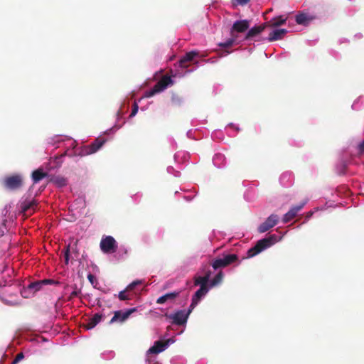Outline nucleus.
I'll return each instance as SVG.
<instances>
[{"instance_id":"obj_7","label":"nucleus","mask_w":364,"mask_h":364,"mask_svg":"<svg viewBox=\"0 0 364 364\" xmlns=\"http://www.w3.org/2000/svg\"><path fill=\"white\" fill-rule=\"evenodd\" d=\"M4 186L9 190H16L22 186L23 177L20 174H16L6 177L4 179Z\"/></svg>"},{"instance_id":"obj_49","label":"nucleus","mask_w":364,"mask_h":364,"mask_svg":"<svg viewBox=\"0 0 364 364\" xmlns=\"http://www.w3.org/2000/svg\"><path fill=\"white\" fill-rule=\"evenodd\" d=\"M191 71H192V70H186V73H191Z\"/></svg>"},{"instance_id":"obj_37","label":"nucleus","mask_w":364,"mask_h":364,"mask_svg":"<svg viewBox=\"0 0 364 364\" xmlns=\"http://www.w3.org/2000/svg\"><path fill=\"white\" fill-rule=\"evenodd\" d=\"M232 128L233 129H235L236 132H238V131H239V129H240L237 125H235V124H230L228 126V127H227V130H228V132H229V129H232Z\"/></svg>"},{"instance_id":"obj_29","label":"nucleus","mask_w":364,"mask_h":364,"mask_svg":"<svg viewBox=\"0 0 364 364\" xmlns=\"http://www.w3.org/2000/svg\"><path fill=\"white\" fill-rule=\"evenodd\" d=\"M144 283V280L142 279H136L130 283L126 288V290L132 291L138 285L142 284Z\"/></svg>"},{"instance_id":"obj_48","label":"nucleus","mask_w":364,"mask_h":364,"mask_svg":"<svg viewBox=\"0 0 364 364\" xmlns=\"http://www.w3.org/2000/svg\"><path fill=\"white\" fill-rule=\"evenodd\" d=\"M32 207H33V203H32V204H31L29 206H26V207H25V210H26V209H29V208H32Z\"/></svg>"},{"instance_id":"obj_23","label":"nucleus","mask_w":364,"mask_h":364,"mask_svg":"<svg viewBox=\"0 0 364 364\" xmlns=\"http://www.w3.org/2000/svg\"><path fill=\"white\" fill-rule=\"evenodd\" d=\"M50 181L58 188H63L67 185V179L62 176L53 177Z\"/></svg>"},{"instance_id":"obj_3","label":"nucleus","mask_w":364,"mask_h":364,"mask_svg":"<svg viewBox=\"0 0 364 364\" xmlns=\"http://www.w3.org/2000/svg\"><path fill=\"white\" fill-rule=\"evenodd\" d=\"M285 235V233L282 234L280 236H278L275 234L270 235L269 236L263 238L262 240H259L257 244L255 245L254 247L250 249L247 252V257L250 258L252 257L263 250H266L267 248L272 246L277 242H279L282 240L283 236Z\"/></svg>"},{"instance_id":"obj_4","label":"nucleus","mask_w":364,"mask_h":364,"mask_svg":"<svg viewBox=\"0 0 364 364\" xmlns=\"http://www.w3.org/2000/svg\"><path fill=\"white\" fill-rule=\"evenodd\" d=\"M193 310V309H191V307L189 306L188 310H178L173 314H166L165 316L171 319L173 323L183 326L186 324L189 315Z\"/></svg>"},{"instance_id":"obj_44","label":"nucleus","mask_w":364,"mask_h":364,"mask_svg":"<svg viewBox=\"0 0 364 364\" xmlns=\"http://www.w3.org/2000/svg\"><path fill=\"white\" fill-rule=\"evenodd\" d=\"M360 100V99H358L357 101L354 102V103L352 105V108L355 109H358V101Z\"/></svg>"},{"instance_id":"obj_34","label":"nucleus","mask_w":364,"mask_h":364,"mask_svg":"<svg viewBox=\"0 0 364 364\" xmlns=\"http://www.w3.org/2000/svg\"><path fill=\"white\" fill-rule=\"evenodd\" d=\"M24 358V355L22 353H18L15 359L12 361L11 364H17L18 362H20L23 358Z\"/></svg>"},{"instance_id":"obj_33","label":"nucleus","mask_w":364,"mask_h":364,"mask_svg":"<svg viewBox=\"0 0 364 364\" xmlns=\"http://www.w3.org/2000/svg\"><path fill=\"white\" fill-rule=\"evenodd\" d=\"M138 110H139V107H138L137 103L135 102L133 105V108H132V112L129 115V117H134L137 114Z\"/></svg>"},{"instance_id":"obj_46","label":"nucleus","mask_w":364,"mask_h":364,"mask_svg":"<svg viewBox=\"0 0 364 364\" xmlns=\"http://www.w3.org/2000/svg\"><path fill=\"white\" fill-rule=\"evenodd\" d=\"M77 294H78V291H76V290H75V291H73L71 293L70 296H71V297L76 296L77 295Z\"/></svg>"},{"instance_id":"obj_39","label":"nucleus","mask_w":364,"mask_h":364,"mask_svg":"<svg viewBox=\"0 0 364 364\" xmlns=\"http://www.w3.org/2000/svg\"><path fill=\"white\" fill-rule=\"evenodd\" d=\"M240 5H245L249 2L250 0H235Z\"/></svg>"},{"instance_id":"obj_16","label":"nucleus","mask_w":364,"mask_h":364,"mask_svg":"<svg viewBox=\"0 0 364 364\" xmlns=\"http://www.w3.org/2000/svg\"><path fill=\"white\" fill-rule=\"evenodd\" d=\"M213 163L215 167L222 168L227 164L226 157L221 153H216L213 157Z\"/></svg>"},{"instance_id":"obj_24","label":"nucleus","mask_w":364,"mask_h":364,"mask_svg":"<svg viewBox=\"0 0 364 364\" xmlns=\"http://www.w3.org/2000/svg\"><path fill=\"white\" fill-rule=\"evenodd\" d=\"M75 254V252L74 251L73 247H72L70 245H68L64 253V259L65 264H68L69 263V260L70 258L74 259L73 255Z\"/></svg>"},{"instance_id":"obj_12","label":"nucleus","mask_w":364,"mask_h":364,"mask_svg":"<svg viewBox=\"0 0 364 364\" xmlns=\"http://www.w3.org/2000/svg\"><path fill=\"white\" fill-rule=\"evenodd\" d=\"M264 28H265L264 25L255 26L252 27L250 29L248 28L243 39H245V40L252 39L254 37L260 34L264 30Z\"/></svg>"},{"instance_id":"obj_6","label":"nucleus","mask_w":364,"mask_h":364,"mask_svg":"<svg viewBox=\"0 0 364 364\" xmlns=\"http://www.w3.org/2000/svg\"><path fill=\"white\" fill-rule=\"evenodd\" d=\"M117 248V244L112 236L103 237L100 241V249L105 254L114 253Z\"/></svg>"},{"instance_id":"obj_14","label":"nucleus","mask_w":364,"mask_h":364,"mask_svg":"<svg viewBox=\"0 0 364 364\" xmlns=\"http://www.w3.org/2000/svg\"><path fill=\"white\" fill-rule=\"evenodd\" d=\"M314 18L315 16L313 15L301 13L296 16L295 21L299 25L306 26Z\"/></svg>"},{"instance_id":"obj_11","label":"nucleus","mask_w":364,"mask_h":364,"mask_svg":"<svg viewBox=\"0 0 364 364\" xmlns=\"http://www.w3.org/2000/svg\"><path fill=\"white\" fill-rule=\"evenodd\" d=\"M306 203V201H304L301 203L299 205L291 207V209L286 214L284 215L282 218L283 223H287L291 221L294 217L296 216L298 213L304 208Z\"/></svg>"},{"instance_id":"obj_19","label":"nucleus","mask_w":364,"mask_h":364,"mask_svg":"<svg viewBox=\"0 0 364 364\" xmlns=\"http://www.w3.org/2000/svg\"><path fill=\"white\" fill-rule=\"evenodd\" d=\"M102 315L100 314H95L92 317L90 318L87 322L85 324V327L87 330H90L95 328L102 321Z\"/></svg>"},{"instance_id":"obj_22","label":"nucleus","mask_w":364,"mask_h":364,"mask_svg":"<svg viewBox=\"0 0 364 364\" xmlns=\"http://www.w3.org/2000/svg\"><path fill=\"white\" fill-rule=\"evenodd\" d=\"M178 295L177 292L167 293L157 299V304H162L168 300H173Z\"/></svg>"},{"instance_id":"obj_47","label":"nucleus","mask_w":364,"mask_h":364,"mask_svg":"<svg viewBox=\"0 0 364 364\" xmlns=\"http://www.w3.org/2000/svg\"><path fill=\"white\" fill-rule=\"evenodd\" d=\"M230 53V52L228 51H224L221 54H220V56H226L227 55H228Z\"/></svg>"},{"instance_id":"obj_42","label":"nucleus","mask_w":364,"mask_h":364,"mask_svg":"<svg viewBox=\"0 0 364 364\" xmlns=\"http://www.w3.org/2000/svg\"><path fill=\"white\" fill-rule=\"evenodd\" d=\"M183 75H184V74H182L179 71L177 70V71H176L175 74L173 76L181 77H183Z\"/></svg>"},{"instance_id":"obj_28","label":"nucleus","mask_w":364,"mask_h":364,"mask_svg":"<svg viewBox=\"0 0 364 364\" xmlns=\"http://www.w3.org/2000/svg\"><path fill=\"white\" fill-rule=\"evenodd\" d=\"M211 265L215 270H218L220 268L227 267L221 257L216 258L215 260H213Z\"/></svg>"},{"instance_id":"obj_5","label":"nucleus","mask_w":364,"mask_h":364,"mask_svg":"<svg viewBox=\"0 0 364 364\" xmlns=\"http://www.w3.org/2000/svg\"><path fill=\"white\" fill-rule=\"evenodd\" d=\"M173 84V81L171 77L164 76L154 85V87L151 90L146 91L145 92L144 97H151L155 94L164 91L168 86L172 85Z\"/></svg>"},{"instance_id":"obj_35","label":"nucleus","mask_w":364,"mask_h":364,"mask_svg":"<svg viewBox=\"0 0 364 364\" xmlns=\"http://www.w3.org/2000/svg\"><path fill=\"white\" fill-rule=\"evenodd\" d=\"M167 171L168 173L173 174L175 176L178 177L180 176L179 171H175L174 168L172 166H168L167 168Z\"/></svg>"},{"instance_id":"obj_9","label":"nucleus","mask_w":364,"mask_h":364,"mask_svg":"<svg viewBox=\"0 0 364 364\" xmlns=\"http://www.w3.org/2000/svg\"><path fill=\"white\" fill-rule=\"evenodd\" d=\"M278 221L279 216L275 214H272L258 227V231L261 233L265 232L270 228L274 227Z\"/></svg>"},{"instance_id":"obj_8","label":"nucleus","mask_w":364,"mask_h":364,"mask_svg":"<svg viewBox=\"0 0 364 364\" xmlns=\"http://www.w3.org/2000/svg\"><path fill=\"white\" fill-rule=\"evenodd\" d=\"M106 140L105 139H97L92 144L88 146H85L81 148L79 155L87 156L97 152L105 143Z\"/></svg>"},{"instance_id":"obj_10","label":"nucleus","mask_w":364,"mask_h":364,"mask_svg":"<svg viewBox=\"0 0 364 364\" xmlns=\"http://www.w3.org/2000/svg\"><path fill=\"white\" fill-rule=\"evenodd\" d=\"M136 311V308H131L126 309L125 311H117L114 312V316L111 318L110 323H114L117 321L123 322L127 320L129 316Z\"/></svg>"},{"instance_id":"obj_13","label":"nucleus","mask_w":364,"mask_h":364,"mask_svg":"<svg viewBox=\"0 0 364 364\" xmlns=\"http://www.w3.org/2000/svg\"><path fill=\"white\" fill-rule=\"evenodd\" d=\"M198 53L196 51H191L187 53L185 55H183L178 63V66L181 68H188V63L192 61L194 58L198 56Z\"/></svg>"},{"instance_id":"obj_1","label":"nucleus","mask_w":364,"mask_h":364,"mask_svg":"<svg viewBox=\"0 0 364 364\" xmlns=\"http://www.w3.org/2000/svg\"><path fill=\"white\" fill-rule=\"evenodd\" d=\"M210 271H208L204 276H198L195 278V284L200 285V287L192 298V302L190 305L191 309H194L201 298L208 292L210 289L222 283L224 274L221 270H220L211 280H210Z\"/></svg>"},{"instance_id":"obj_27","label":"nucleus","mask_w":364,"mask_h":364,"mask_svg":"<svg viewBox=\"0 0 364 364\" xmlns=\"http://www.w3.org/2000/svg\"><path fill=\"white\" fill-rule=\"evenodd\" d=\"M188 159V155L187 153L183 151H179L175 154L174 159L178 163H182L187 161Z\"/></svg>"},{"instance_id":"obj_40","label":"nucleus","mask_w":364,"mask_h":364,"mask_svg":"<svg viewBox=\"0 0 364 364\" xmlns=\"http://www.w3.org/2000/svg\"><path fill=\"white\" fill-rule=\"evenodd\" d=\"M358 150L360 153L364 152V141L358 145Z\"/></svg>"},{"instance_id":"obj_36","label":"nucleus","mask_w":364,"mask_h":364,"mask_svg":"<svg viewBox=\"0 0 364 364\" xmlns=\"http://www.w3.org/2000/svg\"><path fill=\"white\" fill-rule=\"evenodd\" d=\"M4 302L9 305H16L19 304L18 301L16 299H5Z\"/></svg>"},{"instance_id":"obj_17","label":"nucleus","mask_w":364,"mask_h":364,"mask_svg":"<svg viewBox=\"0 0 364 364\" xmlns=\"http://www.w3.org/2000/svg\"><path fill=\"white\" fill-rule=\"evenodd\" d=\"M287 30L284 28H277L273 30L269 35L268 41H274L281 39L286 33Z\"/></svg>"},{"instance_id":"obj_43","label":"nucleus","mask_w":364,"mask_h":364,"mask_svg":"<svg viewBox=\"0 0 364 364\" xmlns=\"http://www.w3.org/2000/svg\"><path fill=\"white\" fill-rule=\"evenodd\" d=\"M314 213V211L309 212L308 214L306 215V220H308L312 216Z\"/></svg>"},{"instance_id":"obj_32","label":"nucleus","mask_w":364,"mask_h":364,"mask_svg":"<svg viewBox=\"0 0 364 364\" xmlns=\"http://www.w3.org/2000/svg\"><path fill=\"white\" fill-rule=\"evenodd\" d=\"M128 290H126V289L123 291H121L119 294H118V297L120 300L122 301H124V300H128L129 299V297L128 296V295L126 294V291H127Z\"/></svg>"},{"instance_id":"obj_30","label":"nucleus","mask_w":364,"mask_h":364,"mask_svg":"<svg viewBox=\"0 0 364 364\" xmlns=\"http://www.w3.org/2000/svg\"><path fill=\"white\" fill-rule=\"evenodd\" d=\"M287 21L286 18L279 17V18L273 19L272 21V26H279L282 24H284Z\"/></svg>"},{"instance_id":"obj_25","label":"nucleus","mask_w":364,"mask_h":364,"mask_svg":"<svg viewBox=\"0 0 364 364\" xmlns=\"http://www.w3.org/2000/svg\"><path fill=\"white\" fill-rule=\"evenodd\" d=\"M67 136L63 135H55L48 139V144L52 146H55L58 143L65 141Z\"/></svg>"},{"instance_id":"obj_15","label":"nucleus","mask_w":364,"mask_h":364,"mask_svg":"<svg viewBox=\"0 0 364 364\" xmlns=\"http://www.w3.org/2000/svg\"><path fill=\"white\" fill-rule=\"evenodd\" d=\"M168 347V343H164L161 341H156L154 346H151L148 350L147 354H157L163 352Z\"/></svg>"},{"instance_id":"obj_45","label":"nucleus","mask_w":364,"mask_h":364,"mask_svg":"<svg viewBox=\"0 0 364 364\" xmlns=\"http://www.w3.org/2000/svg\"><path fill=\"white\" fill-rule=\"evenodd\" d=\"M175 342V340L173 338L168 339L165 343H168V346L173 343Z\"/></svg>"},{"instance_id":"obj_41","label":"nucleus","mask_w":364,"mask_h":364,"mask_svg":"<svg viewBox=\"0 0 364 364\" xmlns=\"http://www.w3.org/2000/svg\"><path fill=\"white\" fill-rule=\"evenodd\" d=\"M119 128H120V127H117V126L115 125L112 128H111L110 129L107 130L106 132L109 133V132H112V131L114 132V131L119 129Z\"/></svg>"},{"instance_id":"obj_2","label":"nucleus","mask_w":364,"mask_h":364,"mask_svg":"<svg viewBox=\"0 0 364 364\" xmlns=\"http://www.w3.org/2000/svg\"><path fill=\"white\" fill-rule=\"evenodd\" d=\"M250 28V21L248 20H238L234 22L230 28V38L224 42L220 43L219 46L228 48L234 44H239L245 39L242 33L246 32Z\"/></svg>"},{"instance_id":"obj_21","label":"nucleus","mask_w":364,"mask_h":364,"mask_svg":"<svg viewBox=\"0 0 364 364\" xmlns=\"http://www.w3.org/2000/svg\"><path fill=\"white\" fill-rule=\"evenodd\" d=\"M48 173L44 172L42 168H38L34 171H33L31 178L33 183H38L43 178L47 177Z\"/></svg>"},{"instance_id":"obj_20","label":"nucleus","mask_w":364,"mask_h":364,"mask_svg":"<svg viewBox=\"0 0 364 364\" xmlns=\"http://www.w3.org/2000/svg\"><path fill=\"white\" fill-rule=\"evenodd\" d=\"M279 181L282 186H289L293 183V176L290 172H285L281 175Z\"/></svg>"},{"instance_id":"obj_38","label":"nucleus","mask_w":364,"mask_h":364,"mask_svg":"<svg viewBox=\"0 0 364 364\" xmlns=\"http://www.w3.org/2000/svg\"><path fill=\"white\" fill-rule=\"evenodd\" d=\"M87 279L92 284H94L95 282L96 281L95 276L92 274H89L87 275Z\"/></svg>"},{"instance_id":"obj_31","label":"nucleus","mask_w":364,"mask_h":364,"mask_svg":"<svg viewBox=\"0 0 364 364\" xmlns=\"http://www.w3.org/2000/svg\"><path fill=\"white\" fill-rule=\"evenodd\" d=\"M21 294L24 298H28L34 295V294H32L31 290H28V286L21 291Z\"/></svg>"},{"instance_id":"obj_18","label":"nucleus","mask_w":364,"mask_h":364,"mask_svg":"<svg viewBox=\"0 0 364 364\" xmlns=\"http://www.w3.org/2000/svg\"><path fill=\"white\" fill-rule=\"evenodd\" d=\"M55 282L51 279H44L40 282L31 283L28 285V290H31L32 294H35L36 291H39L42 287L47 284H53Z\"/></svg>"},{"instance_id":"obj_26","label":"nucleus","mask_w":364,"mask_h":364,"mask_svg":"<svg viewBox=\"0 0 364 364\" xmlns=\"http://www.w3.org/2000/svg\"><path fill=\"white\" fill-rule=\"evenodd\" d=\"M226 266L230 265L237 259V256L235 254L225 255L221 257Z\"/></svg>"}]
</instances>
